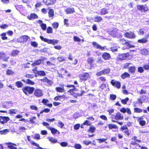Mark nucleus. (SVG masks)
<instances>
[{
  "label": "nucleus",
  "instance_id": "f257e3e1",
  "mask_svg": "<svg viewBox=\"0 0 149 149\" xmlns=\"http://www.w3.org/2000/svg\"><path fill=\"white\" fill-rule=\"evenodd\" d=\"M34 88L29 86L24 87L22 88L24 93L27 96H29L30 94H32L34 90Z\"/></svg>",
  "mask_w": 149,
  "mask_h": 149
},
{
  "label": "nucleus",
  "instance_id": "f03ea898",
  "mask_svg": "<svg viewBox=\"0 0 149 149\" xmlns=\"http://www.w3.org/2000/svg\"><path fill=\"white\" fill-rule=\"evenodd\" d=\"M118 30L116 29H113L112 30L110 31L109 34L113 37H118L119 36L122 37V35L121 34H118Z\"/></svg>",
  "mask_w": 149,
  "mask_h": 149
},
{
  "label": "nucleus",
  "instance_id": "7ed1b4c3",
  "mask_svg": "<svg viewBox=\"0 0 149 149\" xmlns=\"http://www.w3.org/2000/svg\"><path fill=\"white\" fill-rule=\"evenodd\" d=\"M126 37L130 39H133L135 38V35L132 32H126L124 35Z\"/></svg>",
  "mask_w": 149,
  "mask_h": 149
},
{
  "label": "nucleus",
  "instance_id": "20e7f679",
  "mask_svg": "<svg viewBox=\"0 0 149 149\" xmlns=\"http://www.w3.org/2000/svg\"><path fill=\"white\" fill-rule=\"evenodd\" d=\"M30 37L27 36H21L17 39V41L19 42H26Z\"/></svg>",
  "mask_w": 149,
  "mask_h": 149
},
{
  "label": "nucleus",
  "instance_id": "39448f33",
  "mask_svg": "<svg viewBox=\"0 0 149 149\" xmlns=\"http://www.w3.org/2000/svg\"><path fill=\"white\" fill-rule=\"evenodd\" d=\"M34 95L38 97H41L43 95V92L40 89H36L34 91Z\"/></svg>",
  "mask_w": 149,
  "mask_h": 149
},
{
  "label": "nucleus",
  "instance_id": "423d86ee",
  "mask_svg": "<svg viewBox=\"0 0 149 149\" xmlns=\"http://www.w3.org/2000/svg\"><path fill=\"white\" fill-rule=\"evenodd\" d=\"M92 44L93 46H94L96 48L100 49L101 50H106L108 49L106 46L102 47L96 42H93Z\"/></svg>",
  "mask_w": 149,
  "mask_h": 149
},
{
  "label": "nucleus",
  "instance_id": "0eeeda50",
  "mask_svg": "<svg viewBox=\"0 0 149 149\" xmlns=\"http://www.w3.org/2000/svg\"><path fill=\"white\" fill-rule=\"evenodd\" d=\"M10 120V119L8 117L0 116V122L2 124L6 123Z\"/></svg>",
  "mask_w": 149,
  "mask_h": 149
},
{
  "label": "nucleus",
  "instance_id": "6e6552de",
  "mask_svg": "<svg viewBox=\"0 0 149 149\" xmlns=\"http://www.w3.org/2000/svg\"><path fill=\"white\" fill-rule=\"evenodd\" d=\"M111 83L113 86L118 88H119L120 87V83L118 81H116L114 80H113L111 81Z\"/></svg>",
  "mask_w": 149,
  "mask_h": 149
},
{
  "label": "nucleus",
  "instance_id": "1a4fd4ad",
  "mask_svg": "<svg viewBox=\"0 0 149 149\" xmlns=\"http://www.w3.org/2000/svg\"><path fill=\"white\" fill-rule=\"evenodd\" d=\"M12 103L10 101L6 102L2 104V107L7 109L9 108L12 106Z\"/></svg>",
  "mask_w": 149,
  "mask_h": 149
},
{
  "label": "nucleus",
  "instance_id": "9d476101",
  "mask_svg": "<svg viewBox=\"0 0 149 149\" xmlns=\"http://www.w3.org/2000/svg\"><path fill=\"white\" fill-rule=\"evenodd\" d=\"M77 90V89L75 88H74L68 91V92H69L73 96L75 97H77L78 93H76V91Z\"/></svg>",
  "mask_w": 149,
  "mask_h": 149
},
{
  "label": "nucleus",
  "instance_id": "9b49d317",
  "mask_svg": "<svg viewBox=\"0 0 149 149\" xmlns=\"http://www.w3.org/2000/svg\"><path fill=\"white\" fill-rule=\"evenodd\" d=\"M9 56L6 57L5 54L2 52H0V60L2 58L3 60L4 61H7L8 59H9Z\"/></svg>",
  "mask_w": 149,
  "mask_h": 149
},
{
  "label": "nucleus",
  "instance_id": "f8f14e48",
  "mask_svg": "<svg viewBox=\"0 0 149 149\" xmlns=\"http://www.w3.org/2000/svg\"><path fill=\"white\" fill-rule=\"evenodd\" d=\"M43 2L46 5H49L54 4L56 0H43Z\"/></svg>",
  "mask_w": 149,
  "mask_h": 149
},
{
  "label": "nucleus",
  "instance_id": "ddd939ff",
  "mask_svg": "<svg viewBox=\"0 0 149 149\" xmlns=\"http://www.w3.org/2000/svg\"><path fill=\"white\" fill-rule=\"evenodd\" d=\"M102 58L105 60H107L109 59L111 57V56L109 54L104 52L102 55Z\"/></svg>",
  "mask_w": 149,
  "mask_h": 149
},
{
  "label": "nucleus",
  "instance_id": "4468645a",
  "mask_svg": "<svg viewBox=\"0 0 149 149\" xmlns=\"http://www.w3.org/2000/svg\"><path fill=\"white\" fill-rule=\"evenodd\" d=\"M90 77V75L88 73H85L82 75L80 77L81 79L83 80H86Z\"/></svg>",
  "mask_w": 149,
  "mask_h": 149
},
{
  "label": "nucleus",
  "instance_id": "2eb2a0df",
  "mask_svg": "<svg viewBox=\"0 0 149 149\" xmlns=\"http://www.w3.org/2000/svg\"><path fill=\"white\" fill-rule=\"evenodd\" d=\"M48 128L49 130H50L52 133L53 134H55L56 133L58 134L60 133V132L58 131L54 128H51V127H48Z\"/></svg>",
  "mask_w": 149,
  "mask_h": 149
},
{
  "label": "nucleus",
  "instance_id": "dca6fc26",
  "mask_svg": "<svg viewBox=\"0 0 149 149\" xmlns=\"http://www.w3.org/2000/svg\"><path fill=\"white\" fill-rule=\"evenodd\" d=\"M6 144L7 145V146L8 148L10 149H17V148L16 147L13 146V145H15L16 146V145L15 144L13 143L10 142H8L6 143Z\"/></svg>",
  "mask_w": 149,
  "mask_h": 149
},
{
  "label": "nucleus",
  "instance_id": "f3484780",
  "mask_svg": "<svg viewBox=\"0 0 149 149\" xmlns=\"http://www.w3.org/2000/svg\"><path fill=\"white\" fill-rule=\"evenodd\" d=\"M38 17V16L35 13H31L30 15L27 16V18L30 20H31L32 19H36Z\"/></svg>",
  "mask_w": 149,
  "mask_h": 149
},
{
  "label": "nucleus",
  "instance_id": "a211bd4d",
  "mask_svg": "<svg viewBox=\"0 0 149 149\" xmlns=\"http://www.w3.org/2000/svg\"><path fill=\"white\" fill-rule=\"evenodd\" d=\"M123 115L119 112L115 116V119L116 120H122L123 119Z\"/></svg>",
  "mask_w": 149,
  "mask_h": 149
},
{
  "label": "nucleus",
  "instance_id": "6ab92c4d",
  "mask_svg": "<svg viewBox=\"0 0 149 149\" xmlns=\"http://www.w3.org/2000/svg\"><path fill=\"white\" fill-rule=\"evenodd\" d=\"M131 42L128 41H127L126 42L123 43L128 48L131 47H135V46L134 45L131 44Z\"/></svg>",
  "mask_w": 149,
  "mask_h": 149
},
{
  "label": "nucleus",
  "instance_id": "aec40b11",
  "mask_svg": "<svg viewBox=\"0 0 149 149\" xmlns=\"http://www.w3.org/2000/svg\"><path fill=\"white\" fill-rule=\"evenodd\" d=\"M67 14H70L73 13L74 12V10L73 8H68L65 10Z\"/></svg>",
  "mask_w": 149,
  "mask_h": 149
},
{
  "label": "nucleus",
  "instance_id": "412c9836",
  "mask_svg": "<svg viewBox=\"0 0 149 149\" xmlns=\"http://www.w3.org/2000/svg\"><path fill=\"white\" fill-rule=\"evenodd\" d=\"M140 52L141 54L144 55H147L149 54L148 50L146 49H144L141 50H140Z\"/></svg>",
  "mask_w": 149,
  "mask_h": 149
},
{
  "label": "nucleus",
  "instance_id": "4be33fe9",
  "mask_svg": "<svg viewBox=\"0 0 149 149\" xmlns=\"http://www.w3.org/2000/svg\"><path fill=\"white\" fill-rule=\"evenodd\" d=\"M40 38L43 41L45 42H47L49 44H51L52 40L48 39L47 38H44L42 36H40Z\"/></svg>",
  "mask_w": 149,
  "mask_h": 149
},
{
  "label": "nucleus",
  "instance_id": "5701e85b",
  "mask_svg": "<svg viewBox=\"0 0 149 149\" xmlns=\"http://www.w3.org/2000/svg\"><path fill=\"white\" fill-rule=\"evenodd\" d=\"M138 9L141 11H147V8L143 5H140L137 6Z\"/></svg>",
  "mask_w": 149,
  "mask_h": 149
},
{
  "label": "nucleus",
  "instance_id": "b1692460",
  "mask_svg": "<svg viewBox=\"0 0 149 149\" xmlns=\"http://www.w3.org/2000/svg\"><path fill=\"white\" fill-rule=\"evenodd\" d=\"M17 112V110L16 109H11L8 110L9 113L12 115L16 114Z\"/></svg>",
  "mask_w": 149,
  "mask_h": 149
},
{
  "label": "nucleus",
  "instance_id": "393cba45",
  "mask_svg": "<svg viewBox=\"0 0 149 149\" xmlns=\"http://www.w3.org/2000/svg\"><path fill=\"white\" fill-rule=\"evenodd\" d=\"M127 57V56L125 54H122L118 56V59L121 60H124Z\"/></svg>",
  "mask_w": 149,
  "mask_h": 149
},
{
  "label": "nucleus",
  "instance_id": "a878e982",
  "mask_svg": "<svg viewBox=\"0 0 149 149\" xmlns=\"http://www.w3.org/2000/svg\"><path fill=\"white\" fill-rule=\"evenodd\" d=\"M102 19V18L100 16H97L95 17L93 20L95 22H100Z\"/></svg>",
  "mask_w": 149,
  "mask_h": 149
},
{
  "label": "nucleus",
  "instance_id": "bb28decb",
  "mask_svg": "<svg viewBox=\"0 0 149 149\" xmlns=\"http://www.w3.org/2000/svg\"><path fill=\"white\" fill-rule=\"evenodd\" d=\"M108 13V9L104 8L101 10L100 15H105Z\"/></svg>",
  "mask_w": 149,
  "mask_h": 149
},
{
  "label": "nucleus",
  "instance_id": "cd10ccee",
  "mask_svg": "<svg viewBox=\"0 0 149 149\" xmlns=\"http://www.w3.org/2000/svg\"><path fill=\"white\" fill-rule=\"evenodd\" d=\"M94 59L92 57H89L87 59V62L91 66L92 65V63L94 61Z\"/></svg>",
  "mask_w": 149,
  "mask_h": 149
},
{
  "label": "nucleus",
  "instance_id": "c85d7f7f",
  "mask_svg": "<svg viewBox=\"0 0 149 149\" xmlns=\"http://www.w3.org/2000/svg\"><path fill=\"white\" fill-rule=\"evenodd\" d=\"M42 60L41 59H39L35 61L32 64V66H36L40 64L41 63Z\"/></svg>",
  "mask_w": 149,
  "mask_h": 149
},
{
  "label": "nucleus",
  "instance_id": "c756f323",
  "mask_svg": "<svg viewBox=\"0 0 149 149\" xmlns=\"http://www.w3.org/2000/svg\"><path fill=\"white\" fill-rule=\"evenodd\" d=\"M42 81H43L44 82H46L49 84L51 85L53 83L50 80H49L47 79V77H45L42 79L41 80Z\"/></svg>",
  "mask_w": 149,
  "mask_h": 149
},
{
  "label": "nucleus",
  "instance_id": "7c9ffc66",
  "mask_svg": "<svg viewBox=\"0 0 149 149\" xmlns=\"http://www.w3.org/2000/svg\"><path fill=\"white\" fill-rule=\"evenodd\" d=\"M48 15L49 16V17H53L54 15V10L53 9H50L48 12Z\"/></svg>",
  "mask_w": 149,
  "mask_h": 149
},
{
  "label": "nucleus",
  "instance_id": "2f4dec72",
  "mask_svg": "<svg viewBox=\"0 0 149 149\" xmlns=\"http://www.w3.org/2000/svg\"><path fill=\"white\" fill-rule=\"evenodd\" d=\"M138 121L139 122V124L141 126L145 125L146 123V121L142 120L141 118H139L138 119Z\"/></svg>",
  "mask_w": 149,
  "mask_h": 149
},
{
  "label": "nucleus",
  "instance_id": "473e14b6",
  "mask_svg": "<svg viewBox=\"0 0 149 149\" xmlns=\"http://www.w3.org/2000/svg\"><path fill=\"white\" fill-rule=\"evenodd\" d=\"M56 90L58 92L63 93L65 91L63 87H56Z\"/></svg>",
  "mask_w": 149,
  "mask_h": 149
},
{
  "label": "nucleus",
  "instance_id": "72a5a7b5",
  "mask_svg": "<svg viewBox=\"0 0 149 149\" xmlns=\"http://www.w3.org/2000/svg\"><path fill=\"white\" fill-rule=\"evenodd\" d=\"M148 41L145 38H142L138 40V42L141 43H146Z\"/></svg>",
  "mask_w": 149,
  "mask_h": 149
},
{
  "label": "nucleus",
  "instance_id": "f704fd0d",
  "mask_svg": "<svg viewBox=\"0 0 149 149\" xmlns=\"http://www.w3.org/2000/svg\"><path fill=\"white\" fill-rule=\"evenodd\" d=\"M130 77V74L127 72H125L121 76V77L123 79H124L127 77Z\"/></svg>",
  "mask_w": 149,
  "mask_h": 149
},
{
  "label": "nucleus",
  "instance_id": "c9c22d12",
  "mask_svg": "<svg viewBox=\"0 0 149 149\" xmlns=\"http://www.w3.org/2000/svg\"><path fill=\"white\" fill-rule=\"evenodd\" d=\"M29 136H28L27 137L28 141L30 142L32 145L36 146H38V144L34 142L33 141L30 139Z\"/></svg>",
  "mask_w": 149,
  "mask_h": 149
},
{
  "label": "nucleus",
  "instance_id": "e433bc0d",
  "mask_svg": "<svg viewBox=\"0 0 149 149\" xmlns=\"http://www.w3.org/2000/svg\"><path fill=\"white\" fill-rule=\"evenodd\" d=\"M135 70V68L134 67L132 66L129 68V72L130 73H133Z\"/></svg>",
  "mask_w": 149,
  "mask_h": 149
},
{
  "label": "nucleus",
  "instance_id": "4c0bfd02",
  "mask_svg": "<svg viewBox=\"0 0 149 149\" xmlns=\"http://www.w3.org/2000/svg\"><path fill=\"white\" fill-rule=\"evenodd\" d=\"M108 127L110 129L117 128V126L116 125L112 124H109L108 125Z\"/></svg>",
  "mask_w": 149,
  "mask_h": 149
},
{
  "label": "nucleus",
  "instance_id": "58836bf2",
  "mask_svg": "<svg viewBox=\"0 0 149 149\" xmlns=\"http://www.w3.org/2000/svg\"><path fill=\"white\" fill-rule=\"evenodd\" d=\"M48 139L49 141H50V142H51L53 143H56L57 142V140H56V139H55L53 137H48Z\"/></svg>",
  "mask_w": 149,
  "mask_h": 149
},
{
  "label": "nucleus",
  "instance_id": "ea45409f",
  "mask_svg": "<svg viewBox=\"0 0 149 149\" xmlns=\"http://www.w3.org/2000/svg\"><path fill=\"white\" fill-rule=\"evenodd\" d=\"M19 52V51L17 50H14L11 52V55L15 56L17 55Z\"/></svg>",
  "mask_w": 149,
  "mask_h": 149
},
{
  "label": "nucleus",
  "instance_id": "a19ab883",
  "mask_svg": "<svg viewBox=\"0 0 149 149\" xmlns=\"http://www.w3.org/2000/svg\"><path fill=\"white\" fill-rule=\"evenodd\" d=\"M15 84L18 88L22 87L23 86V83L21 81H19L16 82Z\"/></svg>",
  "mask_w": 149,
  "mask_h": 149
},
{
  "label": "nucleus",
  "instance_id": "79ce46f5",
  "mask_svg": "<svg viewBox=\"0 0 149 149\" xmlns=\"http://www.w3.org/2000/svg\"><path fill=\"white\" fill-rule=\"evenodd\" d=\"M26 84L30 85H33L35 84V83L30 80V79H27L26 80Z\"/></svg>",
  "mask_w": 149,
  "mask_h": 149
},
{
  "label": "nucleus",
  "instance_id": "37998d69",
  "mask_svg": "<svg viewBox=\"0 0 149 149\" xmlns=\"http://www.w3.org/2000/svg\"><path fill=\"white\" fill-rule=\"evenodd\" d=\"M31 45L33 47H37L38 46V43L35 41H32L31 42Z\"/></svg>",
  "mask_w": 149,
  "mask_h": 149
},
{
  "label": "nucleus",
  "instance_id": "c03bdc74",
  "mask_svg": "<svg viewBox=\"0 0 149 149\" xmlns=\"http://www.w3.org/2000/svg\"><path fill=\"white\" fill-rule=\"evenodd\" d=\"M134 111L136 113H141L142 112V110L138 108H134Z\"/></svg>",
  "mask_w": 149,
  "mask_h": 149
},
{
  "label": "nucleus",
  "instance_id": "a18cd8bd",
  "mask_svg": "<svg viewBox=\"0 0 149 149\" xmlns=\"http://www.w3.org/2000/svg\"><path fill=\"white\" fill-rule=\"evenodd\" d=\"M38 74L40 76H45L46 74L43 71H40L38 72Z\"/></svg>",
  "mask_w": 149,
  "mask_h": 149
},
{
  "label": "nucleus",
  "instance_id": "49530a36",
  "mask_svg": "<svg viewBox=\"0 0 149 149\" xmlns=\"http://www.w3.org/2000/svg\"><path fill=\"white\" fill-rule=\"evenodd\" d=\"M9 132V130L7 129L4 130L0 131V134H5Z\"/></svg>",
  "mask_w": 149,
  "mask_h": 149
},
{
  "label": "nucleus",
  "instance_id": "de8ad7c7",
  "mask_svg": "<svg viewBox=\"0 0 149 149\" xmlns=\"http://www.w3.org/2000/svg\"><path fill=\"white\" fill-rule=\"evenodd\" d=\"M95 127L93 126H91L90 127L89 131L91 133H93L95 132Z\"/></svg>",
  "mask_w": 149,
  "mask_h": 149
},
{
  "label": "nucleus",
  "instance_id": "09e8293b",
  "mask_svg": "<svg viewBox=\"0 0 149 149\" xmlns=\"http://www.w3.org/2000/svg\"><path fill=\"white\" fill-rule=\"evenodd\" d=\"M6 33H3L1 35V38L3 40H7V38L6 36Z\"/></svg>",
  "mask_w": 149,
  "mask_h": 149
},
{
  "label": "nucleus",
  "instance_id": "8fccbe9b",
  "mask_svg": "<svg viewBox=\"0 0 149 149\" xmlns=\"http://www.w3.org/2000/svg\"><path fill=\"white\" fill-rule=\"evenodd\" d=\"M74 148L76 149H80L81 148V146L79 144L77 143L74 146Z\"/></svg>",
  "mask_w": 149,
  "mask_h": 149
},
{
  "label": "nucleus",
  "instance_id": "3c124183",
  "mask_svg": "<svg viewBox=\"0 0 149 149\" xmlns=\"http://www.w3.org/2000/svg\"><path fill=\"white\" fill-rule=\"evenodd\" d=\"M14 73V72L12 70L9 69L6 71V74L8 75H12Z\"/></svg>",
  "mask_w": 149,
  "mask_h": 149
},
{
  "label": "nucleus",
  "instance_id": "603ef678",
  "mask_svg": "<svg viewBox=\"0 0 149 149\" xmlns=\"http://www.w3.org/2000/svg\"><path fill=\"white\" fill-rule=\"evenodd\" d=\"M103 74H105L109 73L110 71V69L109 68L105 69L102 70Z\"/></svg>",
  "mask_w": 149,
  "mask_h": 149
},
{
  "label": "nucleus",
  "instance_id": "864d4df0",
  "mask_svg": "<svg viewBox=\"0 0 149 149\" xmlns=\"http://www.w3.org/2000/svg\"><path fill=\"white\" fill-rule=\"evenodd\" d=\"M83 142L84 144L86 145H88L91 143V142L90 141L84 140Z\"/></svg>",
  "mask_w": 149,
  "mask_h": 149
},
{
  "label": "nucleus",
  "instance_id": "5fc2aeb1",
  "mask_svg": "<svg viewBox=\"0 0 149 149\" xmlns=\"http://www.w3.org/2000/svg\"><path fill=\"white\" fill-rule=\"evenodd\" d=\"M47 32L48 33H52V28L50 27H48L47 29Z\"/></svg>",
  "mask_w": 149,
  "mask_h": 149
},
{
  "label": "nucleus",
  "instance_id": "6e6d98bb",
  "mask_svg": "<svg viewBox=\"0 0 149 149\" xmlns=\"http://www.w3.org/2000/svg\"><path fill=\"white\" fill-rule=\"evenodd\" d=\"M116 95H115L111 94L110 95V97L111 100H115L116 98Z\"/></svg>",
  "mask_w": 149,
  "mask_h": 149
},
{
  "label": "nucleus",
  "instance_id": "4d7b16f0",
  "mask_svg": "<svg viewBox=\"0 0 149 149\" xmlns=\"http://www.w3.org/2000/svg\"><path fill=\"white\" fill-rule=\"evenodd\" d=\"M60 144L62 147H66L68 145V143L66 142H63L60 143Z\"/></svg>",
  "mask_w": 149,
  "mask_h": 149
},
{
  "label": "nucleus",
  "instance_id": "13d9d810",
  "mask_svg": "<svg viewBox=\"0 0 149 149\" xmlns=\"http://www.w3.org/2000/svg\"><path fill=\"white\" fill-rule=\"evenodd\" d=\"M58 42V40L55 39L52 40L51 44L53 45L57 44Z\"/></svg>",
  "mask_w": 149,
  "mask_h": 149
},
{
  "label": "nucleus",
  "instance_id": "bf43d9fd",
  "mask_svg": "<svg viewBox=\"0 0 149 149\" xmlns=\"http://www.w3.org/2000/svg\"><path fill=\"white\" fill-rule=\"evenodd\" d=\"M57 59L60 62H62L65 61V58L63 56L58 57Z\"/></svg>",
  "mask_w": 149,
  "mask_h": 149
},
{
  "label": "nucleus",
  "instance_id": "052dcab7",
  "mask_svg": "<svg viewBox=\"0 0 149 149\" xmlns=\"http://www.w3.org/2000/svg\"><path fill=\"white\" fill-rule=\"evenodd\" d=\"M129 100V99L127 97L126 99H125L122 100H121L122 103L124 104H125L127 103V102Z\"/></svg>",
  "mask_w": 149,
  "mask_h": 149
},
{
  "label": "nucleus",
  "instance_id": "680f3d73",
  "mask_svg": "<svg viewBox=\"0 0 149 149\" xmlns=\"http://www.w3.org/2000/svg\"><path fill=\"white\" fill-rule=\"evenodd\" d=\"M53 26L55 29H56L58 27V24L57 22H55L52 24Z\"/></svg>",
  "mask_w": 149,
  "mask_h": 149
},
{
  "label": "nucleus",
  "instance_id": "e2e57ef3",
  "mask_svg": "<svg viewBox=\"0 0 149 149\" xmlns=\"http://www.w3.org/2000/svg\"><path fill=\"white\" fill-rule=\"evenodd\" d=\"M30 63H26L22 65V67L24 68H29V66L28 65L30 64Z\"/></svg>",
  "mask_w": 149,
  "mask_h": 149
},
{
  "label": "nucleus",
  "instance_id": "0e129e2a",
  "mask_svg": "<svg viewBox=\"0 0 149 149\" xmlns=\"http://www.w3.org/2000/svg\"><path fill=\"white\" fill-rule=\"evenodd\" d=\"M25 76L28 78H33L34 77V76L33 74H26Z\"/></svg>",
  "mask_w": 149,
  "mask_h": 149
},
{
  "label": "nucleus",
  "instance_id": "69168bd1",
  "mask_svg": "<svg viewBox=\"0 0 149 149\" xmlns=\"http://www.w3.org/2000/svg\"><path fill=\"white\" fill-rule=\"evenodd\" d=\"M74 41L76 42H79L81 40V39L80 38L76 36L74 37Z\"/></svg>",
  "mask_w": 149,
  "mask_h": 149
},
{
  "label": "nucleus",
  "instance_id": "338daca9",
  "mask_svg": "<svg viewBox=\"0 0 149 149\" xmlns=\"http://www.w3.org/2000/svg\"><path fill=\"white\" fill-rule=\"evenodd\" d=\"M41 28L43 30H45L46 28V25L45 24H42L41 25Z\"/></svg>",
  "mask_w": 149,
  "mask_h": 149
},
{
  "label": "nucleus",
  "instance_id": "774afa93",
  "mask_svg": "<svg viewBox=\"0 0 149 149\" xmlns=\"http://www.w3.org/2000/svg\"><path fill=\"white\" fill-rule=\"evenodd\" d=\"M80 125L79 124H77L74 126V129L75 130H77L79 129Z\"/></svg>",
  "mask_w": 149,
  "mask_h": 149
}]
</instances>
